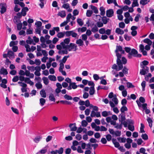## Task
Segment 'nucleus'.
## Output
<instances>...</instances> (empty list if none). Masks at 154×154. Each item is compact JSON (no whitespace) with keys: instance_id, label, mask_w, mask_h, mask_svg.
I'll list each match as a JSON object with an SVG mask.
<instances>
[{"instance_id":"nucleus-1","label":"nucleus","mask_w":154,"mask_h":154,"mask_svg":"<svg viewBox=\"0 0 154 154\" xmlns=\"http://www.w3.org/2000/svg\"><path fill=\"white\" fill-rule=\"evenodd\" d=\"M115 52L117 57L116 62L118 66L116 64H114L112 65V68L113 69H116V70L118 71L122 69L123 68L121 59L122 57L121 54H124L125 51L123 50L122 46L117 45L116 50H115Z\"/></svg>"},{"instance_id":"nucleus-2","label":"nucleus","mask_w":154,"mask_h":154,"mask_svg":"<svg viewBox=\"0 0 154 154\" xmlns=\"http://www.w3.org/2000/svg\"><path fill=\"white\" fill-rule=\"evenodd\" d=\"M77 46L75 44L73 43H70L64 49L59 51L58 53L60 54H68V51H75L77 50Z\"/></svg>"},{"instance_id":"nucleus-3","label":"nucleus","mask_w":154,"mask_h":154,"mask_svg":"<svg viewBox=\"0 0 154 154\" xmlns=\"http://www.w3.org/2000/svg\"><path fill=\"white\" fill-rule=\"evenodd\" d=\"M70 42V39L69 38H66L64 40L63 42H62L60 45H57L56 48L59 51L62 50V49H64L66 48Z\"/></svg>"},{"instance_id":"nucleus-4","label":"nucleus","mask_w":154,"mask_h":154,"mask_svg":"<svg viewBox=\"0 0 154 154\" xmlns=\"http://www.w3.org/2000/svg\"><path fill=\"white\" fill-rule=\"evenodd\" d=\"M141 66L142 69L140 70V74L142 75H144L148 72L149 68L146 66Z\"/></svg>"},{"instance_id":"nucleus-5","label":"nucleus","mask_w":154,"mask_h":154,"mask_svg":"<svg viewBox=\"0 0 154 154\" xmlns=\"http://www.w3.org/2000/svg\"><path fill=\"white\" fill-rule=\"evenodd\" d=\"M0 13L1 14H3L6 11L7 5L5 3H2L0 4Z\"/></svg>"},{"instance_id":"nucleus-6","label":"nucleus","mask_w":154,"mask_h":154,"mask_svg":"<svg viewBox=\"0 0 154 154\" xmlns=\"http://www.w3.org/2000/svg\"><path fill=\"white\" fill-rule=\"evenodd\" d=\"M109 103L111 107L112 108L114 112L116 113H118L119 112V111L117 107H115L116 105H115L114 103L112 101H109Z\"/></svg>"},{"instance_id":"nucleus-7","label":"nucleus","mask_w":154,"mask_h":154,"mask_svg":"<svg viewBox=\"0 0 154 154\" xmlns=\"http://www.w3.org/2000/svg\"><path fill=\"white\" fill-rule=\"evenodd\" d=\"M91 31L93 33H95L98 31V29L96 24H92L91 25Z\"/></svg>"},{"instance_id":"nucleus-8","label":"nucleus","mask_w":154,"mask_h":154,"mask_svg":"<svg viewBox=\"0 0 154 154\" xmlns=\"http://www.w3.org/2000/svg\"><path fill=\"white\" fill-rule=\"evenodd\" d=\"M114 14V11L112 9H109L106 11V16L109 17H112Z\"/></svg>"},{"instance_id":"nucleus-9","label":"nucleus","mask_w":154,"mask_h":154,"mask_svg":"<svg viewBox=\"0 0 154 154\" xmlns=\"http://www.w3.org/2000/svg\"><path fill=\"white\" fill-rule=\"evenodd\" d=\"M133 121L129 119H128L126 120V121H124L122 122V124L126 128L127 127L128 125L129 124H133Z\"/></svg>"},{"instance_id":"nucleus-10","label":"nucleus","mask_w":154,"mask_h":154,"mask_svg":"<svg viewBox=\"0 0 154 154\" xmlns=\"http://www.w3.org/2000/svg\"><path fill=\"white\" fill-rule=\"evenodd\" d=\"M69 127L70 128L71 131H75L77 129V128L76 126V124L75 123L70 124L69 125Z\"/></svg>"},{"instance_id":"nucleus-11","label":"nucleus","mask_w":154,"mask_h":154,"mask_svg":"<svg viewBox=\"0 0 154 154\" xmlns=\"http://www.w3.org/2000/svg\"><path fill=\"white\" fill-rule=\"evenodd\" d=\"M140 50L141 52L142 53L143 55H147V52L146 51L144 50V46L143 45L141 44L139 45Z\"/></svg>"},{"instance_id":"nucleus-12","label":"nucleus","mask_w":154,"mask_h":154,"mask_svg":"<svg viewBox=\"0 0 154 154\" xmlns=\"http://www.w3.org/2000/svg\"><path fill=\"white\" fill-rule=\"evenodd\" d=\"M69 17L68 16L66 17V20L62 23L60 25V27H62L67 25V24L69 22Z\"/></svg>"},{"instance_id":"nucleus-13","label":"nucleus","mask_w":154,"mask_h":154,"mask_svg":"<svg viewBox=\"0 0 154 154\" xmlns=\"http://www.w3.org/2000/svg\"><path fill=\"white\" fill-rule=\"evenodd\" d=\"M57 15L62 18H64L66 16V12L64 11H60L59 12Z\"/></svg>"},{"instance_id":"nucleus-14","label":"nucleus","mask_w":154,"mask_h":154,"mask_svg":"<svg viewBox=\"0 0 154 154\" xmlns=\"http://www.w3.org/2000/svg\"><path fill=\"white\" fill-rule=\"evenodd\" d=\"M29 10L28 8L27 7L23 8L22 10L21 13L22 15L25 16L26 15V12Z\"/></svg>"},{"instance_id":"nucleus-15","label":"nucleus","mask_w":154,"mask_h":154,"mask_svg":"<svg viewBox=\"0 0 154 154\" xmlns=\"http://www.w3.org/2000/svg\"><path fill=\"white\" fill-rule=\"evenodd\" d=\"M109 19L107 18L106 16H103L102 17V20L103 24H106L109 21Z\"/></svg>"},{"instance_id":"nucleus-16","label":"nucleus","mask_w":154,"mask_h":154,"mask_svg":"<svg viewBox=\"0 0 154 154\" xmlns=\"http://www.w3.org/2000/svg\"><path fill=\"white\" fill-rule=\"evenodd\" d=\"M112 101L114 102V104L115 105H117L119 103V101L117 98V97L116 95H115L114 97L112 99Z\"/></svg>"},{"instance_id":"nucleus-17","label":"nucleus","mask_w":154,"mask_h":154,"mask_svg":"<svg viewBox=\"0 0 154 154\" xmlns=\"http://www.w3.org/2000/svg\"><path fill=\"white\" fill-rule=\"evenodd\" d=\"M0 72L1 74L4 75H7L8 74L7 69L3 67L1 69Z\"/></svg>"},{"instance_id":"nucleus-18","label":"nucleus","mask_w":154,"mask_h":154,"mask_svg":"<svg viewBox=\"0 0 154 154\" xmlns=\"http://www.w3.org/2000/svg\"><path fill=\"white\" fill-rule=\"evenodd\" d=\"M115 32L118 34L121 35L123 34L124 33V32L123 30L119 28H116Z\"/></svg>"},{"instance_id":"nucleus-19","label":"nucleus","mask_w":154,"mask_h":154,"mask_svg":"<svg viewBox=\"0 0 154 154\" xmlns=\"http://www.w3.org/2000/svg\"><path fill=\"white\" fill-rule=\"evenodd\" d=\"M76 43L79 46H82L84 45V42L83 40L81 39H79L76 40Z\"/></svg>"},{"instance_id":"nucleus-20","label":"nucleus","mask_w":154,"mask_h":154,"mask_svg":"<svg viewBox=\"0 0 154 154\" xmlns=\"http://www.w3.org/2000/svg\"><path fill=\"white\" fill-rule=\"evenodd\" d=\"M105 8L103 6L101 7L100 8V14L102 16H104L105 14Z\"/></svg>"},{"instance_id":"nucleus-21","label":"nucleus","mask_w":154,"mask_h":154,"mask_svg":"<svg viewBox=\"0 0 154 154\" xmlns=\"http://www.w3.org/2000/svg\"><path fill=\"white\" fill-rule=\"evenodd\" d=\"M91 9L94 11V13L97 14L98 13V11L97 7L93 5H90Z\"/></svg>"},{"instance_id":"nucleus-22","label":"nucleus","mask_w":154,"mask_h":154,"mask_svg":"<svg viewBox=\"0 0 154 154\" xmlns=\"http://www.w3.org/2000/svg\"><path fill=\"white\" fill-rule=\"evenodd\" d=\"M40 94L42 97L43 98H45L46 97V94L44 89L40 91Z\"/></svg>"},{"instance_id":"nucleus-23","label":"nucleus","mask_w":154,"mask_h":154,"mask_svg":"<svg viewBox=\"0 0 154 154\" xmlns=\"http://www.w3.org/2000/svg\"><path fill=\"white\" fill-rule=\"evenodd\" d=\"M26 42L27 44H32L34 45L35 44V43H34L33 40L31 39L30 37H29L28 39L26 41Z\"/></svg>"},{"instance_id":"nucleus-24","label":"nucleus","mask_w":154,"mask_h":154,"mask_svg":"<svg viewBox=\"0 0 154 154\" xmlns=\"http://www.w3.org/2000/svg\"><path fill=\"white\" fill-rule=\"evenodd\" d=\"M42 80L43 81L44 84L47 85H48L49 83V81L48 78L45 77H43L42 78Z\"/></svg>"},{"instance_id":"nucleus-25","label":"nucleus","mask_w":154,"mask_h":154,"mask_svg":"<svg viewBox=\"0 0 154 154\" xmlns=\"http://www.w3.org/2000/svg\"><path fill=\"white\" fill-rule=\"evenodd\" d=\"M89 94L90 95H93L95 93L94 88V86H91L90 88L89 91Z\"/></svg>"},{"instance_id":"nucleus-26","label":"nucleus","mask_w":154,"mask_h":154,"mask_svg":"<svg viewBox=\"0 0 154 154\" xmlns=\"http://www.w3.org/2000/svg\"><path fill=\"white\" fill-rule=\"evenodd\" d=\"M144 42L147 44L149 45H151L152 43V42L149 38H146L143 40Z\"/></svg>"},{"instance_id":"nucleus-27","label":"nucleus","mask_w":154,"mask_h":154,"mask_svg":"<svg viewBox=\"0 0 154 154\" xmlns=\"http://www.w3.org/2000/svg\"><path fill=\"white\" fill-rule=\"evenodd\" d=\"M48 78L51 81H55L57 80L56 77L54 75H49L48 76Z\"/></svg>"},{"instance_id":"nucleus-28","label":"nucleus","mask_w":154,"mask_h":154,"mask_svg":"<svg viewBox=\"0 0 154 154\" xmlns=\"http://www.w3.org/2000/svg\"><path fill=\"white\" fill-rule=\"evenodd\" d=\"M8 55L10 58L14 57V53L11 51H8Z\"/></svg>"},{"instance_id":"nucleus-29","label":"nucleus","mask_w":154,"mask_h":154,"mask_svg":"<svg viewBox=\"0 0 154 154\" xmlns=\"http://www.w3.org/2000/svg\"><path fill=\"white\" fill-rule=\"evenodd\" d=\"M77 22L78 24L80 26H82L84 24L83 22L81 19L79 18H77Z\"/></svg>"},{"instance_id":"nucleus-30","label":"nucleus","mask_w":154,"mask_h":154,"mask_svg":"<svg viewBox=\"0 0 154 154\" xmlns=\"http://www.w3.org/2000/svg\"><path fill=\"white\" fill-rule=\"evenodd\" d=\"M129 53L133 55L134 57H135L136 55L137 54V51L136 50L133 49L131 50V52Z\"/></svg>"},{"instance_id":"nucleus-31","label":"nucleus","mask_w":154,"mask_h":154,"mask_svg":"<svg viewBox=\"0 0 154 154\" xmlns=\"http://www.w3.org/2000/svg\"><path fill=\"white\" fill-rule=\"evenodd\" d=\"M42 137L40 136H37L35 137L34 139V141L36 143H38L42 139Z\"/></svg>"},{"instance_id":"nucleus-32","label":"nucleus","mask_w":154,"mask_h":154,"mask_svg":"<svg viewBox=\"0 0 154 154\" xmlns=\"http://www.w3.org/2000/svg\"><path fill=\"white\" fill-rule=\"evenodd\" d=\"M139 5L138 0H133V2L132 5V7H134L136 6H138Z\"/></svg>"},{"instance_id":"nucleus-33","label":"nucleus","mask_w":154,"mask_h":154,"mask_svg":"<svg viewBox=\"0 0 154 154\" xmlns=\"http://www.w3.org/2000/svg\"><path fill=\"white\" fill-rule=\"evenodd\" d=\"M150 0H141L140 1V4L143 5H145Z\"/></svg>"},{"instance_id":"nucleus-34","label":"nucleus","mask_w":154,"mask_h":154,"mask_svg":"<svg viewBox=\"0 0 154 154\" xmlns=\"http://www.w3.org/2000/svg\"><path fill=\"white\" fill-rule=\"evenodd\" d=\"M112 142L114 145L115 147L118 148L120 146V144L119 142H117L116 140H112Z\"/></svg>"},{"instance_id":"nucleus-35","label":"nucleus","mask_w":154,"mask_h":154,"mask_svg":"<svg viewBox=\"0 0 154 154\" xmlns=\"http://www.w3.org/2000/svg\"><path fill=\"white\" fill-rule=\"evenodd\" d=\"M41 28L39 27H36L35 29V32L36 34H38L40 35H41Z\"/></svg>"},{"instance_id":"nucleus-36","label":"nucleus","mask_w":154,"mask_h":154,"mask_svg":"<svg viewBox=\"0 0 154 154\" xmlns=\"http://www.w3.org/2000/svg\"><path fill=\"white\" fill-rule=\"evenodd\" d=\"M118 140L122 143H125L126 141V138L125 137H118L117 138Z\"/></svg>"},{"instance_id":"nucleus-37","label":"nucleus","mask_w":154,"mask_h":154,"mask_svg":"<svg viewBox=\"0 0 154 154\" xmlns=\"http://www.w3.org/2000/svg\"><path fill=\"white\" fill-rule=\"evenodd\" d=\"M18 42L17 41H12L10 43L9 45L10 47H13L14 45H17L18 44Z\"/></svg>"},{"instance_id":"nucleus-38","label":"nucleus","mask_w":154,"mask_h":154,"mask_svg":"<svg viewBox=\"0 0 154 154\" xmlns=\"http://www.w3.org/2000/svg\"><path fill=\"white\" fill-rule=\"evenodd\" d=\"M96 25L98 27H101L103 26V24L101 21H98L97 22L96 24Z\"/></svg>"},{"instance_id":"nucleus-39","label":"nucleus","mask_w":154,"mask_h":154,"mask_svg":"<svg viewBox=\"0 0 154 154\" xmlns=\"http://www.w3.org/2000/svg\"><path fill=\"white\" fill-rule=\"evenodd\" d=\"M70 84V85L71 86L72 88L73 89H76L78 87V85H76V83L75 82H71Z\"/></svg>"},{"instance_id":"nucleus-40","label":"nucleus","mask_w":154,"mask_h":154,"mask_svg":"<svg viewBox=\"0 0 154 154\" xmlns=\"http://www.w3.org/2000/svg\"><path fill=\"white\" fill-rule=\"evenodd\" d=\"M93 13L92 11L90 10H88L86 13V16L88 17H90Z\"/></svg>"},{"instance_id":"nucleus-41","label":"nucleus","mask_w":154,"mask_h":154,"mask_svg":"<svg viewBox=\"0 0 154 154\" xmlns=\"http://www.w3.org/2000/svg\"><path fill=\"white\" fill-rule=\"evenodd\" d=\"M25 47L26 48V51L27 52H30L31 51V48L29 45L28 44H26L25 45Z\"/></svg>"},{"instance_id":"nucleus-42","label":"nucleus","mask_w":154,"mask_h":154,"mask_svg":"<svg viewBox=\"0 0 154 154\" xmlns=\"http://www.w3.org/2000/svg\"><path fill=\"white\" fill-rule=\"evenodd\" d=\"M49 99L50 100L52 101H55V98L54 95L52 94H51L49 96Z\"/></svg>"},{"instance_id":"nucleus-43","label":"nucleus","mask_w":154,"mask_h":154,"mask_svg":"<svg viewBox=\"0 0 154 154\" xmlns=\"http://www.w3.org/2000/svg\"><path fill=\"white\" fill-rule=\"evenodd\" d=\"M65 35V32H60L58 33L57 35V36L60 38H62Z\"/></svg>"},{"instance_id":"nucleus-44","label":"nucleus","mask_w":154,"mask_h":154,"mask_svg":"<svg viewBox=\"0 0 154 154\" xmlns=\"http://www.w3.org/2000/svg\"><path fill=\"white\" fill-rule=\"evenodd\" d=\"M64 97L65 99L67 100H70L72 99V98L71 96L66 94L64 95Z\"/></svg>"},{"instance_id":"nucleus-45","label":"nucleus","mask_w":154,"mask_h":154,"mask_svg":"<svg viewBox=\"0 0 154 154\" xmlns=\"http://www.w3.org/2000/svg\"><path fill=\"white\" fill-rule=\"evenodd\" d=\"M46 101L44 98H41L40 99V103L42 106H43L45 103Z\"/></svg>"},{"instance_id":"nucleus-46","label":"nucleus","mask_w":154,"mask_h":154,"mask_svg":"<svg viewBox=\"0 0 154 154\" xmlns=\"http://www.w3.org/2000/svg\"><path fill=\"white\" fill-rule=\"evenodd\" d=\"M35 86L37 89H38L42 88V84L40 82L36 83L35 85Z\"/></svg>"},{"instance_id":"nucleus-47","label":"nucleus","mask_w":154,"mask_h":154,"mask_svg":"<svg viewBox=\"0 0 154 154\" xmlns=\"http://www.w3.org/2000/svg\"><path fill=\"white\" fill-rule=\"evenodd\" d=\"M128 129L132 131H133L134 130V126L131 124H129L128 125Z\"/></svg>"},{"instance_id":"nucleus-48","label":"nucleus","mask_w":154,"mask_h":154,"mask_svg":"<svg viewBox=\"0 0 154 154\" xmlns=\"http://www.w3.org/2000/svg\"><path fill=\"white\" fill-rule=\"evenodd\" d=\"M108 88L106 86H98L97 88V90H99L101 89H103L105 90H107L108 89Z\"/></svg>"},{"instance_id":"nucleus-49","label":"nucleus","mask_w":154,"mask_h":154,"mask_svg":"<svg viewBox=\"0 0 154 154\" xmlns=\"http://www.w3.org/2000/svg\"><path fill=\"white\" fill-rule=\"evenodd\" d=\"M68 16L69 17H70L69 20V22L70 21L71 18L72 19V20H74L76 18V17H75V16H74L73 15L72 16V14L71 13L67 15L66 17H68Z\"/></svg>"},{"instance_id":"nucleus-50","label":"nucleus","mask_w":154,"mask_h":154,"mask_svg":"<svg viewBox=\"0 0 154 154\" xmlns=\"http://www.w3.org/2000/svg\"><path fill=\"white\" fill-rule=\"evenodd\" d=\"M127 108L125 106H122L120 109V111L122 113L124 112L125 111H127Z\"/></svg>"},{"instance_id":"nucleus-51","label":"nucleus","mask_w":154,"mask_h":154,"mask_svg":"<svg viewBox=\"0 0 154 154\" xmlns=\"http://www.w3.org/2000/svg\"><path fill=\"white\" fill-rule=\"evenodd\" d=\"M120 118L119 119L120 121H121L122 123L124 121L125 119V116L124 115L121 114L120 115Z\"/></svg>"},{"instance_id":"nucleus-52","label":"nucleus","mask_w":154,"mask_h":154,"mask_svg":"<svg viewBox=\"0 0 154 154\" xmlns=\"http://www.w3.org/2000/svg\"><path fill=\"white\" fill-rule=\"evenodd\" d=\"M19 79V77L18 76H15L13 78L12 80L13 82H16L18 81Z\"/></svg>"},{"instance_id":"nucleus-53","label":"nucleus","mask_w":154,"mask_h":154,"mask_svg":"<svg viewBox=\"0 0 154 154\" xmlns=\"http://www.w3.org/2000/svg\"><path fill=\"white\" fill-rule=\"evenodd\" d=\"M142 138L145 140H146L148 139V135L146 134H143L141 136Z\"/></svg>"},{"instance_id":"nucleus-54","label":"nucleus","mask_w":154,"mask_h":154,"mask_svg":"<svg viewBox=\"0 0 154 154\" xmlns=\"http://www.w3.org/2000/svg\"><path fill=\"white\" fill-rule=\"evenodd\" d=\"M62 7L65 9H67L69 8V5L68 3L64 4L63 5Z\"/></svg>"},{"instance_id":"nucleus-55","label":"nucleus","mask_w":154,"mask_h":154,"mask_svg":"<svg viewBox=\"0 0 154 154\" xmlns=\"http://www.w3.org/2000/svg\"><path fill=\"white\" fill-rule=\"evenodd\" d=\"M79 12L77 9H75L73 11V14L74 16H76L79 14Z\"/></svg>"},{"instance_id":"nucleus-56","label":"nucleus","mask_w":154,"mask_h":154,"mask_svg":"<svg viewBox=\"0 0 154 154\" xmlns=\"http://www.w3.org/2000/svg\"><path fill=\"white\" fill-rule=\"evenodd\" d=\"M127 86L128 88H134V86L131 83L129 82L127 83Z\"/></svg>"},{"instance_id":"nucleus-57","label":"nucleus","mask_w":154,"mask_h":154,"mask_svg":"<svg viewBox=\"0 0 154 154\" xmlns=\"http://www.w3.org/2000/svg\"><path fill=\"white\" fill-rule=\"evenodd\" d=\"M56 150L57 153H58L59 154H62L63 152V148L62 147L60 148L58 150Z\"/></svg>"},{"instance_id":"nucleus-58","label":"nucleus","mask_w":154,"mask_h":154,"mask_svg":"<svg viewBox=\"0 0 154 154\" xmlns=\"http://www.w3.org/2000/svg\"><path fill=\"white\" fill-rule=\"evenodd\" d=\"M116 136H120L121 135V131H116L115 132L114 134Z\"/></svg>"},{"instance_id":"nucleus-59","label":"nucleus","mask_w":154,"mask_h":154,"mask_svg":"<svg viewBox=\"0 0 154 154\" xmlns=\"http://www.w3.org/2000/svg\"><path fill=\"white\" fill-rule=\"evenodd\" d=\"M99 32L102 34H103L105 33V30L104 28H102L99 30Z\"/></svg>"},{"instance_id":"nucleus-60","label":"nucleus","mask_w":154,"mask_h":154,"mask_svg":"<svg viewBox=\"0 0 154 154\" xmlns=\"http://www.w3.org/2000/svg\"><path fill=\"white\" fill-rule=\"evenodd\" d=\"M22 27V24L21 23H18L17 25V29L18 30H20Z\"/></svg>"},{"instance_id":"nucleus-61","label":"nucleus","mask_w":154,"mask_h":154,"mask_svg":"<svg viewBox=\"0 0 154 154\" xmlns=\"http://www.w3.org/2000/svg\"><path fill=\"white\" fill-rule=\"evenodd\" d=\"M82 40L84 41H86L88 37L85 34H83L82 35Z\"/></svg>"},{"instance_id":"nucleus-62","label":"nucleus","mask_w":154,"mask_h":154,"mask_svg":"<svg viewBox=\"0 0 154 154\" xmlns=\"http://www.w3.org/2000/svg\"><path fill=\"white\" fill-rule=\"evenodd\" d=\"M102 115L103 117H106L109 115L108 113L106 111H104L102 112Z\"/></svg>"},{"instance_id":"nucleus-63","label":"nucleus","mask_w":154,"mask_h":154,"mask_svg":"<svg viewBox=\"0 0 154 154\" xmlns=\"http://www.w3.org/2000/svg\"><path fill=\"white\" fill-rule=\"evenodd\" d=\"M128 69L125 66H124L122 70L123 72L125 74H128Z\"/></svg>"},{"instance_id":"nucleus-64","label":"nucleus","mask_w":154,"mask_h":154,"mask_svg":"<svg viewBox=\"0 0 154 154\" xmlns=\"http://www.w3.org/2000/svg\"><path fill=\"white\" fill-rule=\"evenodd\" d=\"M88 125V123L85 120L82 121V125L83 127H86Z\"/></svg>"}]
</instances>
